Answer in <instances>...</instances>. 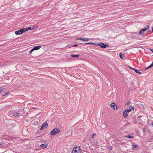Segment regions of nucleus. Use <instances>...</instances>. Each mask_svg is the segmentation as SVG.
<instances>
[{
	"instance_id": "obj_5",
	"label": "nucleus",
	"mask_w": 153,
	"mask_h": 153,
	"mask_svg": "<svg viewBox=\"0 0 153 153\" xmlns=\"http://www.w3.org/2000/svg\"><path fill=\"white\" fill-rule=\"evenodd\" d=\"M25 32L24 29H22L17 31H15V33L16 35H20Z\"/></svg>"
},
{
	"instance_id": "obj_24",
	"label": "nucleus",
	"mask_w": 153,
	"mask_h": 153,
	"mask_svg": "<svg viewBox=\"0 0 153 153\" xmlns=\"http://www.w3.org/2000/svg\"><path fill=\"white\" fill-rule=\"evenodd\" d=\"M4 90V88H3L1 87H0V93L2 91H3V90Z\"/></svg>"
},
{
	"instance_id": "obj_19",
	"label": "nucleus",
	"mask_w": 153,
	"mask_h": 153,
	"mask_svg": "<svg viewBox=\"0 0 153 153\" xmlns=\"http://www.w3.org/2000/svg\"><path fill=\"white\" fill-rule=\"evenodd\" d=\"M85 45L91 44V45H95V43H94L93 42H91L86 43H85Z\"/></svg>"
},
{
	"instance_id": "obj_31",
	"label": "nucleus",
	"mask_w": 153,
	"mask_h": 153,
	"mask_svg": "<svg viewBox=\"0 0 153 153\" xmlns=\"http://www.w3.org/2000/svg\"><path fill=\"white\" fill-rule=\"evenodd\" d=\"M150 50L153 53V49H150Z\"/></svg>"
},
{
	"instance_id": "obj_2",
	"label": "nucleus",
	"mask_w": 153,
	"mask_h": 153,
	"mask_svg": "<svg viewBox=\"0 0 153 153\" xmlns=\"http://www.w3.org/2000/svg\"><path fill=\"white\" fill-rule=\"evenodd\" d=\"M150 27V26L148 25L146 27H145L144 28L140 30L139 32V34L140 35H143L145 33V31L149 29Z\"/></svg>"
},
{
	"instance_id": "obj_4",
	"label": "nucleus",
	"mask_w": 153,
	"mask_h": 153,
	"mask_svg": "<svg viewBox=\"0 0 153 153\" xmlns=\"http://www.w3.org/2000/svg\"><path fill=\"white\" fill-rule=\"evenodd\" d=\"M60 131L58 128L53 129L50 133V134L51 135H55L57 133H59Z\"/></svg>"
},
{
	"instance_id": "obj_8",
	"label": "nucleus",
	"mask_w": 153,
	"mask_h": 153,
	"mask_svg": "<svg viewBox=\"0 0 153 153\" xmlns=\"http://www.w3.org/2000/svg\"><path fill=\"white\" fill-rule=\"evenodd\" d=\"M134 106H131L129 107L128 109H126L124 111H127L128 113L130 112V111L134 110Z\"/></svg>"
},
{
	"instance_id": "obj_30",
	"label": "nucleus",
	"mask_w": 153,
	"mask_h": 153,
	"mask_svg": "<svg viewBox=\"0 0 153 153\" xmlns=\"http://www.w3.org/2000/svg\"><path fill=\"white\" fill-rule=\"evenodd\" d=\"M3 143L1 142H0V145H1Z\"/></svg>"
},
{
	"instance_id": "obj_16",
	"label": "nucleus",
	"mask_w": 153,
	"mask_h": 153,
	"mask_svg": "<svg viewBox=\"0 0 153 153\" xmlns=\"http://www.w3.org/2000/svg\"><path fill=\"white\" fill-rule=\"evenodd\" d=\"M152 139H153V136L150 137H149L147 139V140L148 141L151 142Z\"/></svg>"
},
{
	"instance_id": "obj_14",
	"label": "nucleus",
	"mask_w": 153,
	"mask_h": 153,
	"mask_svg": "<svg viewBox=\"0 0 153 153\" xmlns=\"http://www.w3.org/2000/svg\"><path fill=\"white\" fill-rule=\"evenodd\" d=\"M134 71L135 72L138 74H140L141 73V72L140 71V70H137L134 68Z\"/></svg>"
},
{
	"instance_id": "obj_6",
	"label": "nucleus",
	"mask_w": 153,
	"mask_h": 153,
	"mask_svg": "<svg viewBox=\"0 0 153 153\" xmlns=\"http://www.w3.org/2000/svg\"><path fill=\"white\" fill-rule=\"evenodd\" d=\"M48 123L46 122H45L41 126L40 128V130H42L44 128H47L48 126Z\"/></svg>"
},
{
	"instance_id": "obj_7",
	"label": "nucleus",
	"mask_w": 153,
	"mask_h": 153,
	"mask_svg": "<svg viewBox=\"0 0 153 153\" xmlns=\"http://www.w3.org/2000/svg\"><path fill=\"white\" fill-rule=\"evenodd\" d=\"M111 107L115 110H117L118 108L115 103L113 102L111 104Z\"/></svg>"
},
{
	"instance_id": "obj_25",
	"label": "nucleus",
	"mask_w": 153,
	"mask_h": 153,
	"mask_svg": "<svg viewBox=\"0 0 153 153\" xmlns=\"http://www.w3.org/2000/svg\"><path fill=\"white\" fill-rule=\"evenodd\" d=\"M34 50H33V49H32L30 51H29V53L30 54Z\"/></svg>"
},
{
	"instance_id": "obj_1",
	"label": "nucleus",
	"mask_w": 153,
	"mask_h": 153,
	"mask_svg": "<svg viewBox=\"0 0 153 153\" xmlns=\"http://www.w3.org/2000/svg\"><path fill=\"white\" fill-rule=\"evenodd\" d=\"M81 149L79 146L74 147L72 152V153H81Z\"/></svg>"
},
{
	"instance_id": "obj_20",
	"label": "nucleus",
	"mask_w": 153,
	"mask_h": 153,
	"mask_svg": "<svg viewBox=\"0 0 153 153\" xmlns=\"http://www.w3.org/2000/svg\"><path fill=\"white\" fill-rule=\"evenodd\" d=\"M153 66L151 65H150L148 67L146 68H145V70H146L147 69H149V68H152V67Z\"/></svg>"
},
{
	"instance_id": "obj_29",
	"label": "nucleus",
	"mask_w": 153,
	"mask_h": 153,
	"mask_svg": "<svg viewBox=\"0 0 153 153\" xmlns=\"http://www.w3.org/2000/svg\"><path fill=\"white\" fill-rule=\"evenodd\" d=\"M130 102H128L126 103V105H128L130 104Z\"/></svg>"
},
{
	"instance_id": "obj_27",
	"label": "nucleus",
	"mask_w": 153,
	"mask_h": 153,
	"mask_svg": "<svg viewBox=\"0 0 153 153\" xmlns=\"http://www.w3.org/2000/svg\"><path fill=\"white\" fill-rule=\"evenodd\" d=\"M96 135V134H93V135H92V136H91L92 138H94V136H95V135Z\"/></svg>"
},
{
	"instance_id": "obj_9",
	"label": "nucleus",
	"mask_w": 153,
	"mask_h": 153,
	"mask_svg": "<svg viewBox=\"0 0 153 153\" xmlns=\"http://www.w3.org/2000/svg\"><path fill=\"white\" fill-rule=\"evenodd\" d=\"M77 39H79V40L84 41H88L89 40V39L88 38H80Z\"/></svg>"
},
{
	"instance_id": "obj_21",
	"label": "nucleus",
	"mask_w": 153,
	"mask_h": 153,
	"mask_svg": "<svg viewBox=\"0 0 153 153\" xmlns=\"http://www.w3.org/2000/svg\"><path fill=\"white\" fill-rule=\"evenodd\" d=\"M119 56L120 58L121 59H123V54L122 53H119Z\"/></svg>"
},
{
	"instance_id": "obj_11",
	"label": "nucleus",
	"mask_w": 153,
	"mask_h": 153,
	"mask_svg": "<svg viewBox=\"0 0 153 153\" xmlns=\"http://www.w3.org/2000/svg\"><path fill=\"white\" fill-rule=\"evenodd\" d=\"M47 145H46L45 143H44L43 144H41L40 146V147L41 149H44L45 148L47 147Z\"/></svg>"
},
{
	"instance_id": "obj_23",
	"label": "nucleus",
	"mask_w": 153,
	"mask_h": 153,
	"mask_svg": "<svg viewBox=\"0 0 153 153\" xmlns=\"http://www.w3.org/2000/svg\"><path fill=\"white\" fill-rule=\"evenodd\" d=\"M77 46H78V45L76 44H75V45H72L70 47H69V48H71V47H77Z\"/></svg>"
},
{
	"instance_id": "obj_26",
	"label": "nucleus",
	"mask_w": 153,
	"mask_h": 153,
	"mask_svg": "<svg viewBox=\"0 0 153 153\" xmlns=\"http://www.w3.org/2000/svg\"><path fill=\"white\" fill-rule=\"evenodd\" d=\"M37 123H38L36 121V122H35L34 123H33V124H34V125H37Z\"/></svg>"
},
{
	"instance_id": "obj_18",
	"label": "nucleus",
	"mask_w": 153,
	"mask_h": 153,
	"mask_svg": "<svg viewBox=\"0 0 153 153\" xmlns=\"http://www.w3.org/2000/svg\"><path fill=\"white\" fill-rule=\"evenodd\" d=\"M132 148L134 149L138 147V145H136L134 144H132Z\"/></svg>"
},
{
	"instance_id": "obj_3",
	"label": "nucleus",
	"mask_w": 153,
	"mask_h": 153,
	"mask_svg": "<svg viewBox=\"0 0 153 153\" xmlns=\"http://www.w3.org/2000/svg\"><path fill=\"white\" fill-rule=\"evenodd\" d=\"M94 45L97 46L98 45L101 48H105L106 47H108L109 46V45L108 44H105L103 42H100L99 43L97 44L95 43V45Z\"/></svg>"
},
{
	"instance_id": "obj_12",
	"label": "nucleus",
	"mask_w": 153,
	"mask_h": 153,
	"mask_svg": "<svg viewBox=\"0 0 153 153\" xmlns=\"http://www.w3.org/2000/svg\"><path fill=\"white\" fill-rule=\"evenodd\" d=\"M128 113L127 111H124L123 113V115L124 118H126L128 117Z\"/></svg>"
},
{
	"instance_id": "obj_13",
	"label": "nucleus",
	"mask_w": 153,
	"mask_h": 153,
	"mask_svg": "<svg viewBox=\"0 0 153 153\" xmlns=\"http://www.w3.org/2000/svg\"><path fill=\"white\" fill-rule=\"evenodd\" d=\"M19 114V113L18 112H14L13 113V115L15 117H16Z\"/></svg>"
},
{
	"instance_id": "obj_33",
	"label": "nucleus",
	"mask_w": 153,
	"mask_h": 153,
	"mask_svg": "<svg viewBox=\"0 0 153 153\" xmlns=\"http://www.w3.org/2000/svg\"><path fill=\"white\" fill-rule=\"evenodd\" d=\"M143 131H145V130L144 129Z\"/></svg>"
},
{
	"instance_id": "obj_22",
	"label": "nucleus",
	"mask_w": 153,
	"mask_h": 153,
	"mask_svg": "<svg viewBox=\"0 0 153 153\" xmlns=\"http://www.w3.org/2000/svg\"><path fill=\"white\" fill-rule=\"evenodd\" d=\"M133 136L131 135H128L127 136H126V137H127L129 138H133Z\"/></svg>"
},
{
	"instance_id": "obj_32",
	"label": "nucleus",
	"mask_w": 153,
	"mask_h": 153,
	"mask_svg": "<svg viewBox=\"0 0 153 153\" xmlns=\"http://www.w3.org/2000/svg\"><path fill=\"white\" fill-rule=\"evenodd\" d=\"M7 94V93L5 95H3L2 96H4V95H6Z\"/></svg>"
},
{
	"instance_id": "obj_34",
	"label": "nucleus",
	"mask_w": 153,
	"mask_h": 153,
	"mask_svg": "<svg viewBox=\"0 0 153 153\" xmlns=\"http://www.w3.org/2000/svg\"><path fill=\"white\" fill-rule=\"evenodd\" d=\"M152 125L153 126V122L152 123Z\"/></svg>"
},
{
	"instance_id": "obj_15",
	"label": "nucleus",
	"mask_w": 153,
	"mask_h": 153,
	"mask_svg": "<svg viewBox=\"0 0 153 153\" xmlns=\"http://www.w3.org/2000/svg\"><path fill=\"white\" fill-rule=\"evenodd\" d=\"M71 56L74 57V58H77L79 56V55H74V54H72L71 55Z\"/></svg>"
},
{
	"instance_id": "obj_17",
	"label": "nucleus",
	"mask_w": 153,
	"mask_h": 153,
	"mask_svg": "<svg viewBox=\"0 0 153 153\" xmlns=\"http://www.w3.org/2000/svg\"><path fill=\"white\" fill-rule=\"evenodd\" d=\"M24 29L25 32L28 31V30H32L31 27H28L27 28H24Z\"/></svg>"
},
{
	"instance_id": "obj_28",
	"label": "nucleus",
	"mask_w": 153,
	"mask_h": 153,
	"mask_svg": "<svg viewBox=\"0 0 153 153\" xmlns=\"http://www.w3.org/2000/svg\"><path fill=\"white\" fill-rule=\"evenodd\" d=\"M129 67V68H130L131 69H132V70H134V68H132V67Z\"/></svg>"
},
{
	"instance_id": "obj_10",
	"label": "nucleus",
	"mask_w": 153,
	"mask_h": 153,
	"mask_svg": "<svg viewBox=\"0 0 153 153\" xmlns=\"http://www.w3.org/2000/svg\"><path fill=\"white\" fill-rule=\"evenodd\" d=\"M41 46H37L34 47L33 48V49L34 51V50H37L39 49L40 48H41Z\"/></svg>"
}]
</instances>
